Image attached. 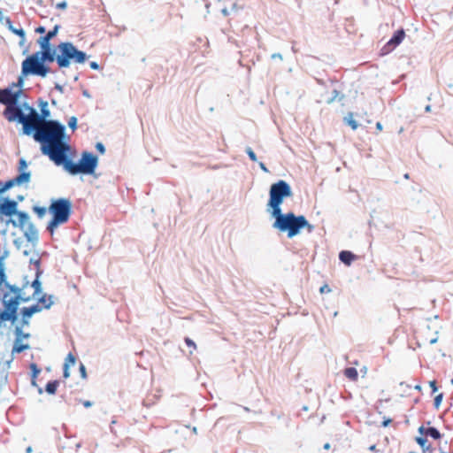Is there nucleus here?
<instances>
[{"mask_svg":"<svg viewBox=\"0 0 453 453\" xmlns=\"http://www.w3.org/2000/svg\"><path fill=\"white\" fill-rule=\"evenodd\" d=\"M27 110L29 113L24 115L20 122L24 134H30L35 132L34 138L41 143L42 154L48 156L51 161H59L65 148L63 144L65 127L58 121L43 119L32 107L27 106Z\"/></svg>","mask_w":453,"mask_h":453,"instance_id":"nucleus-1","label":"nucleus"},{"mask_svg":"<svg viewBox=\"0 0 453 453\" xmlns=\"http://www.w3.org/2000/svg\"><path fill=\"white\" fill-rule=\"evenodd\" d=\"M63 144L65 148L62 152V158L59 161H53L57 165H64L65 169L72 174L94 173L97 165V157L95 155L90 152H83L80 163L75 164L68 157L71 146L65 139H63Z\"/></svg>","mask_w":453,"mask_h":453,"instance_id":"nucleus-2","label":"nucleus"},{"mask_svg":"<svg viewBox=\"0 0 453 453\" xmlns=\"http://www.w3.org/2000/svg\"><path fill=\"white\" fill-rule=\"evenodd\" d=\"M55 61V51L35 52L28 56L21 65L23 75H38L45 77L50 72V68L44 65V62Z\"/></svg>","mask_w":453,"mask_h":453,"instance_id":"nucleus-3","label":"nucleus"},{"mask_svg":"<svg viewBox=\"0 0 453 453\" xmlns=\"http://www.w3.org/2000/svg\"><path fill=\"white\" fill-rule=\"evenodd\" d=\"M72 211L71 200H50L49 213L51 215V219L47 225V231L53 234L59 226L69 220Z\"/></svg>","mask_w":453,"mask_h":453,"instance_id":"nucleus-4","label":"nucleus"},{"mask_svg":"<svg viewBox=\"0 0 453 453\" xmlns=\"http://www.w3.org/2000/svg\"><path fill=\"white\" fill-rule=\"evenodd\" d=\"M57 50L58 53L55 54V61L59 68L69 67L72 63L83 64L87 59L86 53L79 50L71 42H61Z\"/></svg>","mask_w":453,"mask_h":453,"instance_id":"nucleus-5","label":"nucleus"},{"mask_svg":"<svg viewBox=\"0 0 453 453\" xmlns=\"http://www.w3.org/2000/svg\"><path fill=\"white\" fill-rule=\"evenodd\" d=\"M302 215H296L289 211L284 214L278 221L273 223V227L280 233H286L287 237L292 239L300 234V226H303Z\"/></svg>","mask_w":453,"mask_h":453,"instance_id":"nucleus-6","label":"nucleus"},{"mask_svg":"<svg viewBox=\"0 0 453 453\" xmlns=\"http://www.w3.org/2000/svg\"><path fill=\"white\" fill-rule=\"evenodd\" d=\"M15 216L18 217V220H15L13 217L12 219H5L4 226L0 229V234L2 235H5L7 234L10 224L12 225V226L14 227H19L21 229H24L26 224L29 219L28 213L23 211L17 210V213H15Z\"/></svg>","mask_w":453,"mask_h":453,"instance_id":"nucleus-7","label":"nucleus"},{"mask_svg":"<svg viewBox=\"0 0 453 453\" xmlns=\"http://www.w3.org/2000/svg\"><path fill=\"white\" fill-rule=\"evenodd\" d=\"M30 173H21L11 180L0 181V195L15 187L28 183L30 181Z\"/></svg>","mask_w":453,"mask_h":453,"instance_id":"nucleus-8","label":"nucleus"},{"mask_svg":"<svg viewBox=\"0 0 453 453\" xmlns=\"http://www.w3.org/2000/svg\"><path fill=\"white\" fill-rule=\"evenodd\" d=\"M9 293L5 292L3 296L4 313L12 324H14L19 319V306L12 301L8 300Z\"/></svg>","mask_w":453,"mask_h":453,"instance_id":"nucleus-9","label":"nucleus"},{"mask_svg":"<svg viewBox=\"0 0 453 453\" xmlns=\"http://www.w3.org/2000/svg\"><path fill=\"white\" fill-rule=\"evenodd\" d=\"M22 90L12 91V88L0 89V104L6 106L16 105Z\"/></svg>","mask_w":453,"mask_h":453,"instance_id":"nucleus-10","label":"nucleus"},{"mask_svg":"<svg viewBox=\"0 0 453 453\" xmlns=\"http://www.w3.org/2000/svg\"><path fill=\"white\" fill-rule=\"evenodd\" d=\"M291 195L290 186L285 180H279L271 186L270 198H284Z\"/></svg>","mask_w":453,"mask_h":453,"instance_id":"nucleus-11","label":"nucleus"},{"mask_svg":"<svg viewBox=\"0 0 453 453\" xmlns=\"http://www.w3.org/2000/svg\"><path fill=\"white\" fill-rule=\"evenodd\" d=\"M42 311V307H41L39 303H35L29 307L21 308V319L19 323L22 324V326H28L30 323V319L33 317V315Z\"/></svg>","mask_w":453,"mask_h":453,"instance_id":"nucleus-12","label":"nucleus"},{"mask_svg":"<svg viewBox=\"0 0 453 453\" xmlns=\"http://www.w3.org/2000/svg\"><path fill=\"white\" fill-rule=\"evenodd\" d=\"M24 236L26 240L30 242L34 247L38 244L39 233L35 226L32 222H28L27 228L24 230Z\"/></svg>","mask_w":453,"mask_h":453,"instance_id":"nucleus-13","label":"nucleus"},{"mask_svg":"<svg viewBox=\"0 0 453 453\" xmlns=\"http://www.w3.org/2000/svg\"><path fill=\"white\" fill-rule=\"evenodd\" d=\"M58 30V26H55L54 28L47 33L46 35L42 36L38 39V43L41 47V50L43 51H54L50 44V41L57 35Z\"/></svg>","mask_w":453,"mask_h":453,"instance_id":"nucleus-14","label":"nucleus"},{"mask_svg":"<svg viewBox=\"0 0 453 453\" xmlns=\"http://www.w3.org/2000/svg\"><path fill=\"white\" fill-rule=\"evenodd\" d=\"M284 200H268V211H270L274 221H278L285 213L281 211L280 205Z\"/></svg>","mask_w":453,"mask_h":453,"instance_id":"nucleus-15","label":"nucleus"},{"mask_svg":"<svg viewBox=\"0 0 453 453\" xmlns=\"http://www.w3.org/2000/svg\"><path fill=\"white\" fill-rule=\"evenodd\" d=\"M24 115L25 114L22 112L21 109L16 105L7 106L4 111V116L9 121L18 119L19 122H21Z\"/></svg>","mask_w":453,"mask_h":453,"instance_id":"nucleus-16","label":"nucleus"},{"mask_svg":"<svg viewBox=\"0 0 453 453\" xmlns=\"http://www.w3.org/2000/svg\"><path fill=\"white\" fill-rule=\"evenodd\" d=\"M405 37V32L403 29L397 30L393 37L385 45L384 49L387 52L394 50L396 46H398Z\"/></svg>","mask_w":453,"mask_h":453,"instance_id":"nucleus-17","label":"nucleus"},{"mask_svg":"<svg viewBox=\"0 0 453 453\" xmlns=\"http://www.w3.org/2000/svg\"><path fill=\"white\" fill-rule=\"evenodd\" d=\"M42 273V271L40 268H37L35 273V278L31 283V287L34 288V294L31 296L33 299L39 296L42 292V281L40 280V277Z\"/></svg>","mask_w":453,"mask_h":453,"instance_id":"nucleus-18","label":"nucleus"},{"mask_svg":"<svg viewBox=\"0 0 453 453\" xmlns=\"http://www.w3.org/2000/svg\"><path fill=\"white\" fill-rule=\"evenodd\" d=\"M357 256L349 250H342L339 253V260L345 265L349 266L355 260Z\"/></svg>","mask_w":453,"mask_h":453,"instance_id":"nucleus-19","label":"nucleus"},{"mask_svg":"<svg viewBox=\"0 0 453 453\" xmlns=\"http://www.w3.org/2000/svg\"><path fill=\"white\" fill-rule=\"evenodd\" d=\"M54 296L53 295H47L43 294L40 297H38L37 303L40 304L42 309L49 310L50 307L54 304Z\"/></svg>","mask_w":453,"mask_h":453,"instance_id":"nucleus-20","label":"nucleus"},{"mask_svg":"<svg viewBox=\"0 0 453 453\" xmlns=\"http://www.w3.org/2000/svg\"><path fill=\"white\" fill-rule=\"evenodd\" d=\"M416 442L420 446L423 452H430L432 453L434 451V448L431 446V444L428 443V441L426 437L424 436H417L415 438Z\"/></svg>","mask_w":453,"mask_h":453,"instance_id":"nucleus-21","label":"nucleus"},{"mask_svg":"<svg viewBox=\"0 0 453 453\" xmlns=\"http://www.w3.org/2000/svg\"><path fill=\"white\" fill-rule=\"evenodd\" d=\"M25 326H22V324H19L15 326V329H14V334H15V342H21L22 339H27L30 337V334L29 333H24L23 332V327Z\"/></svg>","mask_w":453,"mask_h":453,"instance_id":"nucleus-22","label":"nucleus"},{"mask_svg":"<svg viewBox=\"0 0 453 453\" xmlns=\"http://www.w3.org/2000/svg\"><path fill=\"white\" fill-rule=\"evenodd\" d=\"M33 297L31 296H25L23 293H20L19 295L11 296L8 298V300L12 301V303H16V305L19 306L21 303H27L31 301Z\"/></svg>","mask_w":453,"mask_h":453,"instance_id":"nucleus-23","label":"nucleus"},{"mask_svg":"<svg viewBox=\"0 0 453 453\" xmlns=\"http://www.w3.org/2000/svg\"><path fill=\"white\" fill-rule=\"evenodd\" d=\"M32 210L33 211L35 212V214L37 216L38 219H42L45 217V215L47 214V212H49V207H45V206H40V205H34L32 207Z\"/></svg>","mask_w":453,"mask_h":453,"instance_id":"nucleus-24","label":"nucleus"},{"mask_svg":"<svg viewBox=\"0 0 453 453\" xmlns=\"http://www.w3.org/2000/svg\"><path fill=\"white\" fill-rule=\"evenodd\" d=\"M58 386H59L58 380H50L45 386V391L49 395H55Z\"/></svg>","mask_w":453,"mask_h":453,"instance_id":"nucleus-25","label":"nucleus"},{"mask_svg":"<svg viewBox=\"0 0 453 453\" xmlns=\"http://www.w3.org/2000/svg\"><path fill=\"white\" fill-rule=\"evenodd\" d=\"M344 375L352 381H355L358 378L357 370L355 367H348L344 370Z\"/></svg>","mask_w":453,"mask_h":453,"instance_id":"nucleus-26","label":"nucleus"},{"mask_svg":"<svg viewBox=\"0 0 453 453\" xmlns=\"http://www.w3.org/2000/svg\"><path fill=\"white\" fill-rule=\"evenodd\" d=\"M29 349L30 345L27 343H22L21 342H14L12 353H21Z\"/></svg>","mask_w":453,"mask_h":453,"instance_id":"nucleus-27","label":"nucleus"},{"mask_svg":"<svg viewBox=\"0 0 453 453\" xmlns=\"http://www.w3.org/2000/svg\"><path fill=\"white\" fill-rule=\"evenodd\" d=\"M427 436L433 438L434 440H440L442 437L441 432L434 426L427 427Z\"/></svg>","mask_w":453,"mask_h":453,"instance_id":"nucleus-28","label":"nucleus"},{"mask_svg":"<svg viewBox=\"0 0 453 453\" xmlns=\"http://www.w3.org/2000/svg\"><path fill=\"white\" fill-rule=\"evenodd\" d=\"M344 121L346 122V124H348L353 130H356L357 129L358 127V124L357 122L353 118V113L352 112H349L348 113V115L345 117L344 119Z\"/></svg>","mask_w":453,"mask_h":453,"instance_id":"nucleus-29","label":"nucleus"},{"mask_svg":"<svg viewBox=\"0 0 453 453\" xmlns=\"http://www.w3.org/2000/svg\"><path fill=\"white\" fill-rule=\"evenodd\" d=\"M302 219V220H303V226H300V232H301L303 229L306 228V229H307V232H308L309 234L312 233V232L314 231V229H315V226H314L313 225H311V224L307 220V219L305 218V216L302 215V219Z\"/></svg>","mask_w":453,"mask_h":453,"instance_id":"nucleus-30","label":"nucleus"},{"mask_svg":"<svg viewBox=\"0 0 453 453\" xmlns=\"http://www.w3.org/2000/svg\"><path fill=\"white\" fill-rule=\"evenodd\" d=\"M29 368L31 372V379H37L42 371L41 368L35 363H31Z\"/></svg>","mask_w":453,"mask_h":453,"instance_id":"nucleus-31","label":"nucleus"},{"mask_svg":"<svg viewBox=\"0 0 453 453\" xmlns=\"http://www.w3.org/2000/svg\"><path fill=\"white\" fill-rule=\"evenodd\" d=\"M443 399V394H438L434 399V406L435 409H439Z\"/></svg>","mask_w":453,"mask_h":453,"instance_id":"nucleus-32","label":"nucleus"},{"mask_svg":"<svg viewBox=\"0 0 453 453\" xmlns=\"http://www.w3.org/2000/svg\"><path fill=\"white\" fill-rule=\"evenodd\" d=\"M50 112L49 109L47 108V102H45L43 104V107L41 110L40 117L42 118L43 119H46L48 117H50Z\"/></svg>","mask_w":453,"mask_h":453,"instance_id":"nucleus-33","label":"nucleus"},{"mask_svg":"<svg viewBox=\"0 0 453 453\" xmlns=\"http://www.w3.org/2000/svg\"><path fill=\"white\" fill-rule=\"evenodd\" d=\"M26 75H23L21 73V75L18 79V81L16 83H12L11 87L12 88L17 87V88H19V89H21V88L23 87V84H24V77Z\"/></svg>","mask_w":453,"mask_h":453,"instance_id":"nucleus-34","label":"nucleus"},{"mask_svg":"<svg viewBox=\"0 0 453 453\" xmlns=\"http://www.w3.org/2000/svg\"><path fill=\"white\" fill-rule=\"evenodd\" d=\"M79 372H80V374H81V377L82 379H87L88 375H87V370H86V366L84 365L83 363H80V365H79Z\"/></svg>","mask_w":453,"mask_h":453,"instance_id":"nucleus-35","label":"nucleus"},{"mask_svg":"<svg viewBox=\"0 0 453 453\" xmlns=\"http://www.w3.org/2000/svg\"><path fill=\"white\" fill-rule=\"evenodd\" d=\"M76 362V357L72 354L69 353L67 357H65V364H69V366L71 365H74Z\"/></svg>","mask_w":453,"mask_h":453,"instance_id":"nucleus-36","label":"nucleus"},{"mask_svg":"<svg viewBox=\"0 0 453 453\" xmlns=\"http://www.w3.org/2000/svg\"><path fill=\"white\" fill-rule=\"evenodd\" d=\"M27 165L25 159H20L19 162V170L21 173H26L25 170L27 169Z\"/></svg>","mask_w":453,"mask_h":453,"instance_id":"nucleus-37","label":"nucleus"},{"mask_svg":"<svg viewBox=\"0 0 453 453\" xmlns=\"http://www.w3.org/2000/svg\"><path fill=\"white\" fill-rule=\"evenodd\" d=\"M246 152L252 161L257 162V156L251 148H247Z\"/></svg>","mask_w":453,"mask_h":453,"instance_id":"nucleus-38","label":"nucleus"},{"mask_svg":"<svg viewBox=\"0 0 453 453\" xmlns=\"http://www.w3.org/2000/svg\"><path fill=\"white\" fill-rule=\"evenodd\" d=\"M63 377L67 379L70 377L69 364H64L63 367Z\"/></svg>","mask_w":453,"mask_h":453,"instance_id":"nucleus-39","label":"nucleus"},{"mask_svg":"<svg viewBox=\"0 0 453 453\" xmlns=\"http://www.w3.org/2000/svg\"><path fill=\"white\" fill-rule=\"evenodd\" d=\"M68 125L73 130H75L77 127V119L75 117H72L68 121Z\"/></svg>","mask_w":453,"mask_h":453,"instance_id":"nucleus-40","label":"nucleus"},{"mask_svg":"<svg viewBox=\"0 0 453 453\" xmlns=\"http://www.w3.org/2000/svg\"><path fill=\"white\" fill-rule=\"evenodd\" d=\"M184 341H185V343L187 344L188 347H190L193 349H196V343L194 342V341L192 339H190L188 337H186Z\"/></svg>","mask_w":453,"mask_h":453,"instance_id":"nucleus-41","label":"nucleus"},{"mask_svg":"<svg viewBox=\"0 0 453 453\" xmlns=\"http://www.w3.org/2000/svg\"><path fill=\"white\" fill-rule=\"evenodd\" d=\"M31 385L37 388V392L39 395H42L43 393V389L40 386H38L36 379H31Z\"/></svg>","mask_w":453,"mask_h":453,"instance_id":"nucleus-42","label":"nucleus"},{"mask_svg":"<svg viewBox=\"0 0 453 453\" xmlns=\"http://www.w3.org/2000/svg\"><path fill=\"white\" fill-rule=\"evenodd\" d=\"M319 292L321 294L329 293V292H331V288L327 284H324L323 286L320 287Z\"/></svg>","mask_w":453,"mask_h":453,"instance_id":"nucleus-43","label":"nucleus"},{"mask_svg":"<svg viewBox=\"0 0 453 453\" xmlns=\"http://www.w3.org/2000/svg\"><path fill=\"white\" fill-rule=\"evenodd\" d=\"M418 433L421 434V436L426 437L427 436V427H425L424 426H421L418 427Z\"/></svg>","mask_w":453,"mask_h":453,"instance_id":"nucleus-44","label":"nucleus"},{"mask_svg":"<svg viewBox=\"0 0 453 453\" xmlns=\"http://www.w3.org/2000/svg\"><path fill=\"white\" fill-rule=\"evenodd\" d=\"M429 386L432 389V393H435L438 390V387L435 380H431Z\"/></svg>","mask_w":453,"mask_h":453,"instance_id":"nucleus-45","label":"nucleus"},{"mask_svg":"<svg viewBox=\"0 0 453 453\" xmlns=\"http://www.w3.org/2000/svg\"><path fill=\"white\" fill-rule=\"evenodd\" d=\"M5 321H8V319L7 317L5 316V314L4 313L3 311H0V326H2V324Z\"/></svg>","mask_w":453,"mask_h":453,"instance_id":"nucleus-46","label":"nucleus"},{"mask_svg":"<svg viewBox=\"0 0 453 453\" xmlns=\"http://www.w3.org/2000/svg\"><path fill=\"white\" fill-rule=\"evenodd\" d=\"M30 264L35 265L36 266V269H37V268H40L41 261H40L39 258L38 259L31 258L30 259Z\"/></svg>","mask_w":453,"mask_h":453,"instance_id":"nucleus-47","label":"nucleus"},{"mask_svg":"<svg viewBox=\"0 0 453 453\" xmlns=\"http://www.w3.org/2000/svg\"><path fill=\"white\" fill-rule=\"evenodd\" d=\"M392 422V419L389 418H384L381 426L383 427H387L390 423Z\"/></svg>","mask_w":453,"mask_h":453,"instance_id":"nucleus-48","label":"nucleus"},{"mask_svg":"<svg viewBox=\"0 0 453 453\" xmlns=\"http://www.w3.org/2000/svg\"><path fill=\"white\" fill-rule=\"evenodd\" d=\"M82 404L85 408H89L93 405V403L91 401L85 400L82 402Z\"/></svg>","mask_w":453,"mask_h":453,"instance_id":"nucleus-49","label":"nucleus"},{"mask_svg":"<svg viewBox=\"0 0 453 453\" xmlns=\"http://www.w3.org/2000/svg\"><path fill=\"white\" fill-rule=\"evenodd\" d=\"M96 149H97L100 152H102V153H104V145H103L102 143H97V145H96Z\"/></svg>","mask_w":453,"mask_h":453,"instance_id":"nucleus-50","label":"nucleus"},{"mask_svg":"<svg viewBox=\"0 0 453 453\" xmlns=\"http://www.w3.org/2000/svg\"><path fill=\"white\" fill-rule=\"evenodd\" d=\"M37 33L43 34L45 33V28L43 27H39L35 30Z\"/></svg>","mask_w":453,"mask_h":453,"instance_id":"nucleus-51","label":"nucleus"},{"mask_svg":"<svg viewBox=\"0 0 453 453\" xmlns=\"http://www.w3.org/2000/svg\"><path fill=\"white\" fill-rule=\"evenodd\" d=\"M376 129L380 132L382 131L383 127H382V124L380 122H377L376 123Z\"/></svg>","mask_w":453,"mask_h":453,"instance_id":"nucleus-52","label":"nucleus"},{"mask_svg":"<svg viewBox=\"0 0 453 453\" xmlns=\"http://www.w3.org/2000/svg\"><path fill=\"white\" fill-rule=\"evenodd\" d=\"M90 67H91L92 69L96 70V69H98V65H97V63H96V62H91V63H90Z\"/></svg>","mask_w":453,"mask_h":453,"instance_id":"nucleus-53","label":"nucleus"},{"mask_svg":"<svg viewBox=\"0 0 453 453\" xmlns=\"http://www.w3.org/2000/svg\"><path fill=\"white\" fill-rule=\"evenodd\" d=\"M331 448V445L329 442H326L324 444L323 449L326 450H328Z\"/></svg>","mask_w":453,"mask_h":453,"instance_id":"nucleus-54","label":"nucleus"},{"mask_svg":"<svg viewBox=\"0 0 453 453\" xmlns=\"http://www.w3.org/2000/svg\"><path fill=\"white\" fill-rule=\"evenodd\" d=\"M369 450H370V451H376V445H374V444H373V445H371V446L369 447Z\"/></svg>","mask_w":453,"mask_h":453,"instance_id":"nucleus-55","label":"nucleus"},{"mask_svg":"<svg viewBox=\"0 0 453 453\" xmlns=\"http://www.w3.org/2000/svg\"><path fill=\"white\" fill-rule=\"evenodd\" d=\"M26 452H27V453H31V452H32V447H31V446L27 447V448L26 449Z\"/></svg>","mask_w":453,"mask_h":453,"instance_id":"nucleus-56","label":"nucleus"},{"mask_svg":"<svg viewBox=\"0 0 453 453\" xmlns=\"http://www.w3.org/2000/svg\"><path fill=\"white\" fill-rule=\"evenodd\" d=\"M437 342V338H434L430 340V344H434Z\"/></svg>","mask_w":453,"mask_h":453,"instance_id":"nucleus-57","label":"nucleus"},{"mask_svg":"<svg viewBox=\"0 0 453 453\" xmlns=\"http://www.w3.org/2000/svg\"><path fill=\"white\" fill-rule=\"evenodd\" d=\"M414 388H415L416 390H418V391H420V390H421V386H420V385H416V386L414 387Z\"/></svg>","mask_w":453,"mask_h":453,"instance_id":"nucleus-58","label":"nucleus"},{"mask_svg":"<svg viewBox=\"0 0 453 453\" xmlns=\"http://www.w3.org/2000/svg\"><path fill=\"white\" fill-rule=\"evenodd\" d=\"M260 167H261L263 170L266 171V167H265V165L263 163H260Z\"/></svg>","mask_w":453,"mask_h":453,"instance_id":"nucleus-59","label":"nucleus"},{"mask_svg":"<svg viewBox=\"0 0 453 453\" xmlns=\"http://www.w3.org/2000/svg\"><path fill=\"white\" fill-rule=\"evenodd\" d=\"M14 244H15L18 248H19V240H15V241H14Z\"/></svg>","mask_w":453,"mask_h":453,"instance_id":"nucleus-60","label":"nucleus"},{"mask_svg":"<svg viewBox=\"0 0 453 453\" xmlns=\"http://www.w3.org/2000/svg\"><path fill=\"white\" fill-rule=\"evenodd\" d=\"M29 253H30V252H29L28 250H24V251H23V255H24V256H28V255H29Z\"/></svg>","mask_w":453,"mask_h":453,"instance_id":"nucleus-61","label":"nucleus"},{"mask_svg":"<svg viewBox=\"0 0 453 453\" xmlns=\"http://www.w3.org/2000/svg\"><path fill=\"white\" fill-rule=\"evenodd\" d=\"M193 432H194L195 434H196V432H197L196 427H193Z\"/></svg>","mask_w":453,"mask_h":453,"instance_id":"nucleus-62","label":"nucleus"},{"mask_svg":"<svg viewBox=\"0 0 453 453\" xmlns=\"http://www.w3.org/2000/svg\"><path fill=\"white\" fill-rule=\"evenodd\" d=\"M303 411H307V410H308V407H307V406H303Z\"/></svg>","mask_w":453,"mask_h":453,"instance_id":"nucleus-63","label":"nucleus"},{"mask_svg":"<svg viewBox=\"0 0 453 453\" xmlns=\"http://www.w3.org/2000/svg\"><path fill=\"white\" fill-rule=\"evenodd\" d=\"M59 6H61V7H65V3H63V4H59Z\"/></svg>","mask_w":453,"mask_h":453,"instance_id":"nucleus-64","label":"nucleus"}]
</instances>
